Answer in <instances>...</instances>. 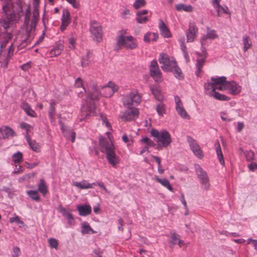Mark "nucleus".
<instances>
[{"label": "nucleus", "mask_w": 257, "mask_h": 257, "mask_svg": "<svg viewBox=\"0 0 257 257\" xmlns=\"http://www.w3.org/2000/svg\"><path fill=\"white\" fill-rule=\"evenodd\" d=\"M118 224H119V226L118 227V229L119 230L122 231L123 230L122 226L123 225V219L119 217V218L118 219Z\"/></svg>", "instance_id": "nucleus-63"}, {"label": "nucleus", "mask_w": 257, "mask_h": 257, "mask_svg": "<svg viewBox=\"0 0 257 257\" xmlns=\"http://www.w3.org/2000/svg\"><path fill=\"white\" fill-rule=\"evenodd\" d=\"M159 29L162 35L164 37L169 38L171 37V33L169 29L162 20L159 21Z\"/></svg>", "instance_id": "nucleus-20"}, {"label": "nucleus", "mask_w": 257, "mask_h": 257, "mask_svg": "<svg viewBox=\"0 0 257 257\" xmlns=\"http://www.w3.org/2000/svg\"><path fill=\"white\" fill-rule=\"evenodd\" d=\"M209 95L211 97H214L215 99L221 101H228L230 99L229 97H228L224 94H221L213 89L212 92H209Z\"/></svg>", "instance_id": "nucleus-25"}, {"label": "nucleus", "mask_w": 257, "mask_h": 257, "mask_svg": "<svg viewBox=\"0 0 257 257\" xmlns=\"http://www.w3.org/2000/svg\"><path fill=\"white\" fill-rule=\"evenodd\" d=\"M31 17V11L30 8H28L26 10V13L25 15V24L26 26H28L29 24L30 20Z\"/></svg>", "instance_id": "nucleus-51"}, {"label": "nucleus", "mask_w": 257, "mask_h": 257, "mask_svg": "<svg viewBox=\"0 0 257 257\" xmlns=\"http://www.w3.org/2000/svg\"><path fill=\"white\" fill-rule=\"evenodd\" d=\"M152 93L154 96L155 99L159 101H163L164 97L160 92L159 89L156 86H151L150 87Z\"/></svg>", "instance_id": "nucleus-28"}, {"label": "nucleus", "mask_w": 257, "mask_h": 257, "mask_svg": "<svg viewBox=\"0 0 257 257\" xmlns=\"http://www.w3.org/2000/svg\"><path fill=\"white\" fill-rule=\"evenodd\" d=\"M89 231H91L92 233H94L95 232L91 228L89 224L84 222L82 225L81 233L82 234L88 233Z\"/></svg>", "instance_id": "nucleus-40"}, {"label": "nucleus", "mask_w": 257, "mask_h": 257, "mask_svg": "<svg viewBox=\"0 0 257 257\" xmlns=\"http://www.w3.org/2000/svg\"><path fill=\"white\" fill-rule=\"evenodd\" d=\"M244 127V123L242 122H238L237 123V131L238 132H240Z\"/></svg>", "instance_id": "nucleus-58"}, {"label": "nucleus", "mask_w": 257, "mask_h": 257, "mask_svg": "<svg viewBox=\"0 0 257 257\" xmlns=\"http://www.w3.org/2000/svg\"><path fill=\"white\" fill-rule=\"evenodd\" d=\"M38 191L41 193L43 196H45L48 192V187L46 184V182L43 179L40 180V183L38 186Z\"/></svg>", "instance_id": "nucleus-32"}, {"label": "nucleus", "mask_w": 257, "mask_h": 257, "mask_svg": "<svg viewBox=\"0 0 257 257\" xmlns=\"http://www.w3.org/2000/svg\"><path fill=\"white\" fill-rule=\"evenodd\" d=\"M211 80L213 82L215 86L217 85L223 84L226 83V78L225 76L219 77L217 78L211 77Z\"/></svg>", "instance_id": "nucleus-38"}, {"label": "nucleus", "mask_w": 257, "mask_h": 257, "mask_svg": "<svg viewBox=\"0 0 257 257\" xmlns=\"http://www.w3.org/2000/svg\"><path fill=\"white\" fill-rule=\"evenodd\" d=\"M150 75L156 82H161L163 81L162 73L159 69L157 62L155 60L151 61L150 66Z\"/></svg>", "instance_id": "nucleus-10"}, {"label": "nucleus", "mask_w": 257, "mask_h": 257, "mask_svg": "<svg viewBox=\"0 0 257 257\" xmlns=\"http://www.w3.org/2000/svg\"><path fill=\"white\" fill-rule=\"evenodd\" d=\"M207 32L205 36L202 37L201 38V44L203 45V42L207 39H213L217 38L218 36L216 34V32L214 30H210L209 28H207Z\"/></svg>", "instance_id": "nucleus-29"}, {"label": "nucleus", "mask_w": 257, "mask_h": 257, "mask_svg": "<svg viewBox=\"0 0 257 257\" xmlns=\"http://www.w3.org/2000/svg\"><path fill=\"white\" fill-rule=\"evenodd\" d=\"M226 88L229 90V93L232 95L238 94L241 90V87L234 81H227Z\"/></svg>", "instance_id": "nucleus-14"}, {"label": "nucleus", "mask_w": 257, "mask_h": 257, "mask_svg": "<svg viewBox=\"0 0 257 257\" xmlns=\"http://www.w3.org/2000/svg\"><path fill=\"white\" fill-rule=\"evenodd\" d=\"M214 8L217 11L218 17H220L221 14L230 15L229 10L226 6H222L220 4H218V5L215 6Z\"/></svg>", "instance_id": "nucleus-30"}, {"label": "nucleus", "mask_w": 257, "mask_h": 257, "mask_svg": "<svg viewBox=\"0 0 257 257\" xmlns=\"http://www.w3.org/2000/svg\"><path fill=\"white\" fill-rule=\"evenodd\" d=\"M151 35V33L150 32H148L145 35L144 37V40L145 42L149 43L150 42V37Z\"/></svg>", "instance_id": "nucleus-61"}, {"label": "nucleus", "mask_w": 257, "mask_h": 257, "mask_svg": "<svg viewBox=\"0 0 257 257\" xmlns=\"http://www.w3.org/2000/svg\"><path fill=\"white\" fill-rule=\"evenodd\" d=\"M187 142L189 144L191 150L193 153L198 158H201L202 157V151L201 150L199 145L195 140L190 136L187 137Z\"/></svg>", "instance_id": "nucleus-13"}, {"label": "nucleus", "mask_w": 257, "mask_h": 257, "mask_svg": "<svg viewBox=\"0 0 257 257\" xmlns=\"http://www.w3.org/2000/svg\"><path fill=\"white\" fill-rule=\"evenodd\" d=\"M198 32L197 27L193 24H190L189 29L186 32L187 42H192Z\"/></svg>", "instance_id": "nucleus-15"}, {"label": "nucleus", "mask_w": 257, "mask_h": 257, "mask_svg": "<svg viewBox=\"0 0 257 257\" xmlns=\"http://www.w3.org/2000/svg\"><path fill=\"white\" fill-rule=\"evenodd\" d=\"M171 239L170 242L172 245L178 244L180 247L184 245V242L180 239V236L175 232H171Z\"/></svg>", "instance_id": "nucleus-23"}, {"label": "nucleus", "mask_w": 257, "mask_h": 257, "mask_svg": "<svg viewBox=\"0 0 257 257\" xmlns=\"http://www.w3.org/2000/svg\"><path fill=\"white\" fill-rule=\"evenodd\" d=\"M74 185L80 189H86L93 188V186L96 185V183H92L90 184L86 180H83L81 182H74Z\"/></svg>", "instance_id": "nucleus-21"}, {"label": "nucleus", "mask_w": 257, "mask_h": 257, "mask_svg": "<svg viewBox=\"0 0 257 257\" xmlns=\"http://www.w3.org/2000/svg\"><path fill=\"white\" fill-rule=\"evenodd\" d=\"M38 22L32 20L30 24V30L27 31V38L22 41V45H23L25 43H27L28 42H30L31 40L34 37L33 36H31V32L35 31L36 26Z\"/></svg>", "instance_id": "nucleus-18"}, {"label": "nucleus", "mask_w": 257, "mask_h": 257, "mask_svg": "<svg viewBox=\"0 0 257 257\" xmlns=\"http://www.w3.org/2000/svg\"><path fill=\"white\" fill-rule=\"evenodd\" d=\"M12 159L15 164L19 163L23 159V154L20 152H17L12 155Z\"/></svg>", "instance_id": "nucleus-41"}, {"label": "nucleus", "mask_w": 257, "mask_h": 257, "mask_svg": "<svg viewBox=\"0 0 257 257\" xmlns=\"http://www.w3.org/2000/svg\"><path fill=\"white\" fill-rule=\"evenodd\" d=\"M75 86L77 87H82L84 91L85 92H86V89H85L84 87L83 86V80L80 77L77 78L75 82Z\"/></svg>", "instance_id": "nucleus-53"}, {"label": "nucleus", "mask_w": 257, "mask_h": 257, "mask_svg": "<svg viewBox=\"0 0 257 257\" xmlns=\"http://www.w3.org/2000/svg\"><path fill=\"white\" fill-rule=\"evenodd\" d=\"M21 107L27 115L33 117H36L37 116L36 113L31 108L27 103L23 102L21 104Z\"/></svg>", "instance_id": "nucleus-27"}, {"label": "nucleus", "mask_w": 257, "mask_h": 257, "mask_svg": "<svg viewBox=\"0 0 257 257\" xmlns=\"http://www.w3.org/2000/svg\"><path fill=\"white\" fill-rule=\"evenodd\" d=\"M155 180L160 183L162 186H163L164 187L167 188L169 191L171 192H173V188L171 185L169 181L166 178H160L158 176H155Z\"/></svg>", "instance_id": "nucleus-26"}, {"label": "nucleus", "mask_w": 257, "mask_h": 257, "mask_svg": "<svg viewBox=\"0 0 257 257\" xmlns=\"http://www.w3.org/2000/svg\"><path fill=\"white\" fill-rule=\"evenodd\" d=\"M206 61L205 56L204 57H198L197 61H196V71L195 72L196 75L197 77H199L200 76V73L202 71L201 68L204 65L205 62Z\"/></svg>", "instance_id": "nucleus-24"}, {"label": "nucleus", "mask_w": 257, "mask_h": 257, "mask_svg": "<svg viewBox=\"0 0 257 257\" xmlns=\"http://www.w3.org/2000/svg\"><path fill=\"white\" fill-rule=\"evenodd\" d=\"M146 5V2L145 0H136L133 4V7L136 10L141 8L144 7Z\"/></svg>", "instance_id": "nucleus-45"}, {"label": "nucleus", "mask_w": 257, "mask_h": 257, "mask_svg": "<svg viewBox=\"0 0 257 257\" xmlns=\"http://www.w3.org/2000/svg\"><path fill=\"white\" fill-rule=\"evenodd\" d=\"M69 3L72 5V7L74 8H78L79 7V4H77L75 0H66Z\"/></svg>", "instance_id": "nucleus-62"}, {"label": "nucleus", "mask_w": 257, "mask_h": 257, "mask_svg": "<svg viewBox=\"0 0 257 257\" xmlns=\"http://www.w3.org/2000/svg\"><path fill=\"white\" fill-rule=\"evenodd\" d=\"M16 136L13 129L7 126L0 127V139H8L10 137Z\"/></svg>", "instance_id": "nucleus-16"}, {"label": "nucleus", "mask_w": 257, "mask_h": 257, "mask_svg": "<svg viewBox=\"0 0 257 257\" xmlns=\"http://www.w3.org/2000/svg\"><path fill=\"white\" fill-rule=\"evenodd\" d=\"M90 60H89V53H87L86 55L84 56H83L82 58L81 61V65L82 67H85L87 66L89 63L90 62Z\"/></svg>", "instance_id": "nucleus-49"}, {"label": "nucleus", "mask_w": 257, "mask_h": 257, "mask_svg": "<svg viewBox=\"0 0 257 257\" xmlns=\"http://www.w3.org/2000/svg\"><path fill=\"white\" fill-rule=\"evenodd\" d=\"M173 73L175 77L179 79H183L184 78L183 74L182 72L181 69L178 67L177 64L173 68Z\"/></svg>", "instance_id": "nucleus-37"}, {"label": "nucleus", "mask_w": 257, "mask_h": 257, "mask_svg": "<svg viewBox=\"0 0 257 257\" xmlns=\"http://www.w3.org/2000/svg\"><path fill=\"white\" fill-rule=\"evenodd\" d=\"M204 88L206 90H210L209 92H212L213 89L215 91L216 88L213 81L207 82L204 84Z\"/></svg>", "instance_id": "nucleus-47"}, {"label": "nucleus", "mask_w": 257, "mask_h": 257, "mask_svg": "<svg viewBox=\"0 0 257 257\" xmlns=\"http://www.w3.org/2000/svg\"><path fill=\"white\" fill-rule=\"evenodd\" d=\"M175 108L178 114L183 118L189 119L190 116L184 109L183 103L179 96L175 97Z\"/></svg>", "instance_id": "nucleus-12"}, {"label": "nucleus", "mask_w": 257, "mask_h": 257, "mask_svg": "<svg viewBox=\"0 0 257 257\" xmlns=\"http://www.w3.org/2000/svg\"><path fill=\"white\" fill-rule=\"evenodd\" d=\"M13 254L16 256H19L20 253V249L19 247L17 246H15L13 247Z\"/></svg>", "instance_id": "nucleus-59"}, {"label": "nucleus", "mask_w": 257, "mask_h": 257, "mask_svg": "<svg viewBox=\"0 0 257 257\" xmlns=\"http://www.w3.org/2000/svg\"><path fill=\"white\" fill-rule=\"evenodd\" d=\"M118 89V86L111 81H109L105 85L99 86L93 82L87 96L90 101L87 103L86 106L83 105L82 107V115L86 117L90 113L94 111L95 108L94 100H98L101 95L106 97H110Z\"/></svg>", "instance_id": "nucleus-2"}, {"label": "nucleus", "mask_w": 257, "mask_h": 257, "mask_svg": "<svg viewBox=\"0 0 257 257\" xmlns=\"http://www.w3.org/2000/svg\"><path fill=\"white\" fill-rule=\"evenodd\" d=\"M141 101V96L136 91H132L125 96L123 99L124 106L131 108L134 105H138Z\"/></svg>", "instance_id": "nucleus-7"}, {"label": "nucleus", "mask_w": 257, "mask_h": 257, "mask_svg": "<svg viewBox=\"0 0 257 257\" xmlns=\"http://www.w3.org/2000/svg\"><path fill=\"white\" fill-rule=\"evenodd\" d=\"M248 167L250 171H254L255 170H257V164L252 162L248 164Z\"/></svg>", "instance_id": "nucleus-56"}, {"label": "nucleus", "mask_w": 257, "mask_h": 257, "mask_svg": "<svg viewBox=\"0 0 257 257\" xmlns=\"http://www.w3.org/2000/svg\"><path fill=\"white\" fill-rule=\"evenodd\" d=\"M9 221L11 223L16 222L18 225H19L20 227H22L24 225V222L20 220L19 217L17 215L14 217L10 218Z\"/></svg>", "instance_id": "nucleus-46"}, {"label": "nucleus", "mask_w": 257, "mask_h": 257, "mask_svg": "<svg viewBox=\"0 0 257 257\" xmlns=\"http://www.w3.org/2000/svg\"><path fill=\"white\" fill-rule=\"evenodd\" d=\"M39 17V14L38 10L35 8L33 10V18L32 20H34L35 21L38 22Z\"/></svg>", "instance_id": "nucleus-55"}, {"label": "nucleus", "mask_w": 257, "mask_h": 257, "mask_svg": "<svg viewBox=\"0 0 257 257\" xmlns=\"http://www.w3.org/2000/svg\"><path fill=\"white\" fill-rule=\"evenodd\" d=\"M39 165V163L38 162H35L32 164L29 163L28 162H25V166L27 168H29V169H32L33 168H34L35 167L38 166Z\"/></svg>", "instance_id": "nucleus-57"}, {"label": "nucleus", "mask_w": 257, "mask_h": 257, "mask_svg": "<svg viewBox=\"0 0 257 257\" xmlns=\"http://www.w3.org/2000/svg\"><path fill=\"white\" fill-rule=\"evenodd\" d=\"M100 117L103 121V123H104L106 126L109 127L110 126V124H109V123L106 117L105 116H103L102 114L100 115Z\"/></svg>", "instance_id": "nucleus-60"}, {"label": "nucleus", "mask_w": 257, "mask_h": 257, "mask_svg": "<svg viewBox=\"0 0 257 257\" xmlns=\"http://www.w3.org/2000/svg\"><path fill=\"white\" fill-rule=\"evenodd\" d=\"M37 190H29L27 192L29 196L32 198V199L39 201H40V197L38 195Z\"/></svg>", "instance_id": "nucleus-44"}, {"label": "nucleus", "mask_w": 257, "mask_h": 257, "mask_svg": "<svg viewBox=\"0 0 257 257\" xmlns=\"http://www.w3.org/2000/svg\"><path fill=\"white\" fill-rule=\"evenodd\" d=\"M159 62L162 64L161 67L162 70L166 72L173 71V68L177 64L174 58L170 59L167 54L164 53L160 55Z\"/></svg>", "instance_id": "nucleus-6"}, {"label": "nucleus", "mask_w": 257, "mask_h": 257, "mask_svg": "<svg viewBox=\"0 0 257 257\" xmlns=\"http://www.w3.org/2000/svg\"><path fill=\"white\" fill-rule=\"evenodd\" d=\"M61 21V30L63 31L69 25L70 22V14L67 10L63 11Z\"/></svg>", "instance_id": "nucleus-17"}, {"label": "nucleus", "mask_w": 257, "mask_h": 257, "mask_svg": "<svg viewBox=\"0 0 257 257\" xmlns=\"http://www.w3.org/2000/svg\"><path fill=\"white\" fill-rule=\"evenodd\" d=\"M244 155L248 161H252L254 159V153L251 151L245 152Z\"/></svg>", "instance_id": "nucleus-52"}, {"label": "nucleus", "mask_w": 257, "mask_h": 257, "mask_svg": "<svg viewBox=\"0 0 257 257\" xmlns=\"http://www.w3.org/2000/svg\"><path fill=\"white\" fill-rule=\"evenodd\" d=\"M25 138L30 148L35 152H39L40 149V145L36 143L35 140H32L28 134L26 135Z\"/></svg>", "instance_id": "nucleus-22"}, {"label": "nucleus", "mask_w": 257, "mask_h": 257, "mask_svg": "<svg viewBox=\"0 0 257 257\" xmlns=\"http://www.w3.org/2000/svg\"><path fill=\"white\" fill-rule=\"evenodd\" d=\"M2 9L5 16L0 21V63L1 66L6 68L13 54V44H11L8 48L7 54H3V49L12 38L11 34L7 33L6 31L14 21L23 15L22 2L21 0H17L16 3H12L8 0L3 6Z\"/></svg>", "instance_id": "nucleus-1"}, {"label": "nucleus", "mask_w": 257, "mask_h": 257, "mask_svg": "<svg viewBox=\"0 0 257 257\" xmlns=\"http://www.w3.org/2000/svg\"><path fill=\"white\" fill-rule=\"evenodd\" d=\"M77 209L80 216H85L89 215L91 212V208L89 205H78L77 207Z\"/></svg>", "instance_id": "nucleus-19"}, {"label": "nucleus", "mask_w": 257, "mask_h": 257, "mask_svg": "<svg viewBox=\"0 0 257 257\" xmlns=\"http://www.w3.org/2000/svg\"><path fill=\"white\" fill-rule=\"evenodd\" d=\"M60 212L62 213V215L64 216L68 220V223L69 224H71L74 220L72 215L67 211L66 209L63 207H60Z\"/></svg>", "instance_id": "nucleus-31"}, {"label": "nucleus", "mask_w": 257, "mask_h": 257, "mask_svg": "<svg viewBox=\"0 0 257 257\" xmlns=\"http://www.w3.org/2000/svg\"><path fill=\"white\" fill-rule=\"evenodd\" d=\"M150 134L152 137L155 138L157 144V149L166 148L172 142V138L169 133L166 130L160 132L157 130L152 129Z\"/></svg>", "instance_id": "nucleus-4"}, {"label": "nucleus", "mask_w": 257, "mask_h": 257, "mask_svg": "<svg viewBox=\"0 0 257 257\" xmlns=\"http://www.w3.org/2000/svg\"><path fill=\"white\" fill-rule=\"evenodd\" d=\"M49 246L51 248H57L58 243L57 240L54 238H50L48 240Z\"/></svg>", "instance_id": "nucleus-48"}, {"label": "nucleus", "mask_w": 257, "mask_h": 257, "mask_svg": "<svg viewBox=\"0 0 257 257\" xmlns=\"http://www.w3.org/2000/svg\"><path fill=\"white\" fill-rule=\"evenodd\" d=\"M63 49V45L62 44H59L55 48L52 49L50 52L51 57L56 56L61 54Z\"/></svg>", "instance_id": "nucleus-36"}, {"label": "nucleus", "mask_w": 257, "mask_h": 257, "mask_svg": "<svg viewBox=\"0 0 257 257\" xmlns=\"http://www.w3.org/2000/svg\"><path fill=\"white\" fill-rule=\"evenodd\" d=\"M128 108L130 110L121 112L119 115L122 121H131L138 117L139 112L137 108L132 106Z\"/></svg>", "instance_id": "nucleus-11"}, {"label": "nucleus", "mask_w": 257, "mask_h": 257, "mask_svg": "<svg viewBox=\"0 0 257 257\" xmlns=\"http://www.w3.org/2000/svg\"><path fill=\"white\" fill-rule=\"evenodd\" d=\"M242 41L243 44V50L245 52L251 46L252 44L250 42L249 37L247 36L243 37Z\"/></svg>", "instance_id": "nucleus-39"}, {"label": "nucleus", "mask_w": 257, "mask_h": 257, "mask_svg": "<svg viewBox=\"0 0 257 257\" xmlns=\"http://www.w3.org/2000/svg\"><path fill=\"white\" fill-rule=\"evenodd\" d=\"M196 172L199 180L201 187L205 190H208L210 188V182L208 175L201 167L197 165L195 166Z\"/></svg>", "instance_id": "nucleus-8"}, {"label": "nucleus", "mask_w": 257, "mask_h": 257, "mask_svg": "<svg viewBox=\"0 0 257 257\" xmlns=\"http://www.w3.org/2000/svg\"><path fill=\"white\" fill-rule=\"evenodd\" d=\"M215 145L216 146V152L218 158V160L220 164L222 165H224V161L223 160V157L222 153L221 147L218 141H216Z\"/></svg>", "instance_id": "nucleus-33"}, {"label": "nucleus", "mask_w": 257, "mask_h": 257, "mask_svg": "<svg viewBox=\"0 0 257 257\" xmlns=\"http://www.w3.org/2000/svg\"><path fill=\"white\" fill-rule=\"evenodd\" d=\"M125 34H126V30L118 32L117 44L124 47L126 49L133 50L137 48L138 45L136 40L132 36H124Z\"/></svg>", "instance_id": "nucleus-5"}, {"label": "nucleus", "mask_w": 257, "mask_h": 257, "mask_svg": "<svg viewBox=\"0 0 257 257\" xmlns=\"http://www.w3.org/2000/svg\"><path fill=\"white\" fill-rule=\"evenodd\" d=\"M176 9L178 11H184L187 12H191L193 11V8L191 5H186L183 4L177 5Z\"/></svg>", "instance_id": "nucleus-35"}, {"label": "nucleus", "mask_w": 257, "mask_h": 257, "mask_svg": "<svg viewBox=\"0 0 257 257\" xmlns=\"http://www.w3.org/2000/svg\"><path fill=\"white\" fill-rule=\"evenodd\" d=\"M156 111L159 115H163L166 112V108L162 101L160 102L156 106Z\"/></svg>", "instance_id": "nucleus-42"}, {"label": "nucleus", "mask_w": 257, "mask_h": 257, "mask_svg": "<svg viewBox=\"0 0 257 257\" xmlns=\"http://www.w3.org/2000/svg\"><path fill=\"white\" fill-rule=\"evenodd\" d=\"M148 13V11L147 10H143L142 11H138L136 13V16H139V15L144 16Z\"/></svg>", "instance_id": "nucleus-64"}, {"label": "nucleus", "mask_w": 257, "mask_h": 257, "mask_svg": "<svg viewBox=\"0 0 257 257\" xmlns=\"http://www.w3.org/2000/svg\"><path fill=\"white\" fill-rule=\"evenodd\" d=\"M141 142L143 143L147 144V146L149 147H154L155 148L156 146H157V144H156L152 140L150 139L149 138L145 137H143L141 140Z\"/></svg>", "instance_id": "nucleus-43"}, {"label": "nucleus", "mask_w": 257, "mask_h": 257, "mask_svg": "<svg viewBox=\"0 0 257 257\" xmlns=\"http://www.w3.org/2000/svg\"><path fill=\"white\" fill-rule=\"evenodd\" d=\"M90 32L93 40L99 42L102 39V28L100 24L94 20L90 23Z\"/></svg>", "instance_id": "nucleus-9"}, {"label": "nucleus", "mask_w": 257, "mask_h": 257, "mask_svg": "<svg viewBox=\"0 0 257 257\" xmlns=\"http://www.w3.org/2000/svg\"><path fill=\"white\" fill-rule=\"evenodd\" d=\"M108 139L100 137L99 139V146L101 152L106 155V158L112 167H116L119 162V158L115 152V148L109 136L110 133L107 132Z\"/></svg>", "instance_id": "nucleus-3"}, {"label": "nucleus", "mask_w": 257, "mask_h": 257, "mask_svg": "<svg viewBox=\"0 0 257 257\" xmlns=\"http://www.w3.org/2000/svg\"><path fill=\"white\" fill-rule=\"evenodd\" d=\"M148 18L146 16L139 15V16H136V21L139 24H144L148 21Z\"/></svg>", "instance_id": "nucleus-50"}, {"label": "nucleus", "mask_w": 257, "mask_h": 257, "mask_svg": "<svg viewBox=\"0 0 257 257\" xmlns=\"http://www.w3.org/2000/svg\"><path fill=\"white\" fill-rule=\"evenodd\" d=\"M56 103L54 100H51L50 102V108L48 112L49 117L51 121L55 119V105Z\"/></svg>", "instance_id": "nucleus-34"}, {"label": "nucleus", "mask_w": 257, "mask_h": 257, "mask_svg": "<svg viewBox=\"0 0 257 257\" xmlns=\"http://www.w3.org/2000/svg\"><path fill=\"white\" fill-rule=\"evenodd\" d=\"M204 44L202 45L201 44V50H202V54L196 52V54L198 57H204L205 56V58H206L207 53L206 51L205 48L203 47Z\"/></svg>", "instance_id": "nucleus-54"}]
</instances>
